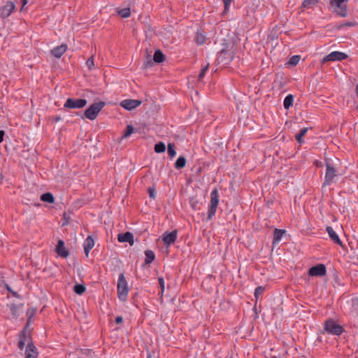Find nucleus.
Wrapping results in <instances>:
<instances>
[{
  "label": "nucleus",
  "mask_w": 358,
  "mask_h": 358,
  "mask_svg": "<svg viewBox=\"0 0 358 358\" xmlns=\"http://www.w3.org/2000/svg\"><path fill=\"white\" fill-rule=\"evenodd\" d=\"M152 64H153V62L149 57H148L147 61L144 64V67L148 69V68L151 67L152 66Z\"/></svg>",
  "instance_id": "nucleus-46"
},
{
  "label": "nucleus",
  "mask_w": 358,
  "mask_h": 358,
  "mask_svg": "<svg viewBox=\"0 0 358 358\" xmlns=\"http://www.w3.org/2000/svg\"><path fill=\"white\" fill-rule=\"evenodd\" d=\"M178 232L177 230H173L171 232L166 231L162 236V241L166 245H171L173 244L177 238Z\"/></svg>",
  "instance_id": "nucleus-12"
},
{
  "label": "nucleus",
  "mask_w": 358,
  "mask_h": 358,
  "mask_svg": "<svg viewBox=\"0 0 358 358\" xmlns=\"http://www.w3.org/2000/svg\"><path fill=\"white\" fill-rule=\"evenodd\" d=\"M123 322V317L122 316H117L115 318V322L117 324H121Z\"/></svg>",
  "instance_id": "nucleus-50"
},
{
  "label": "nucleus",
  "mask_w": 358,
  "mask_h": 358,
  "mask_svg": "<svg viewBox=\"0 0 358 358\" xmlns=\"http://www.w3.org/2000/svg\"><path fill=\"white\" fill-rule=\"evenodd\" d=\"M168 155L171 158H173L176 155V146L174 143H169L167 146Z\"/></svg>",
  "instance_id": "nucleus-33"
},
{
  "label": "nucleus",
  "mask_w": 358,
  "mask_h": 358,
  "mask_svg": "<svg viewBox=\"0 0 358 358\" xmlns=\"http://www.w3.org/2000/svg\"><path fill=\"white\" fill-rule=\"evenodd\" d=\"M149 196L152 199H155V189L153 187H150L148 189Z\"/></svg>",
  "instance_id": "nucleus-45"
},
{
  "label": "nucleus",
  "mask_w": 358,
  "mask_h": 358,
  "mask_svg": "<svg viewBox=\"0 0 358 358\" xmlns=\"http://www.w3.org/2000/svg\"><path fill=\"white\" fill-rule=\"evenodd\" d=\"M153 60L156 63H161L164 60V55L160 50H155L153 55Z\"/></svg>",
  "instance_id": "nucleus-27"
},
{
  "label": "nucleus",
  "mask_w": 358,
  "mask_h": 358,
  "mask_svg": "<svg viewBox=\"0 0 358 358\" xmlns=\"http://www.w3.org/2000/svg\"><path fill=\"white\" fill-rule=\"evenodd\" d=\"M232 58L233 57L231 55V53H229L228 50L223 49L219 52L216 59V62L217 64L227 65L231 62Z\"/></svg>",
  "instance_id": "nucleus-10"
},
{
  "label": "nucleus",
  "mask_w": 358,
  "mask_h": 358,
  "mask_svg": "<svg viewBox=\"0 0 358 358\" xmlns=\"http://www.w3.org/2000/svg\"><path fill=\"white\" fill-rule=\"evenodd\" d=\"M94 245V240L92 236H88L83 243V248L85 255H89L90 251Z\"/></svg>",
  "instance_id": "nucleus-18"
},
{
  "label": "nucleus",
  "mask_w": 358,
  "mask_h": 358,
  "mask_svg": "<svg viewBox=\"0 0 358 358\" xmlns=\"http://www.w3.org/2000/svg\"><path fill=\"white\" fill-rule=\"evenodd\" d=\"M36 308H28L26 312L27 316V323L25 327H29V325L34 322V317L36 315Z\"/></svg>",
  "instance_id": "nucleus-21"
},
{
  "label": "nucleus",
  "mask_w": 358,
  "mask_h": 358,
  "mask_svg": "<svg viewBox=\"0 0 358 358\" xmlns=\"http://www.w3.org/2000/svg\"><path fill=\"white\" fill-rule=\"evenodd\" d=\"M147 358H152V355H150V353L148 354Z\"/></svg>",
  "instance_id": "nucleus-54"
},
{
  "label": "nucleus",
  "mask_w": 358,
  "mask_h": 358,
  "mask_svg": "<svg viewBox=\"0 0 358 358\" xmlns=\"http://www.w3.org/2000/svg\"><path fill=\"white\" fill-rule=\"evenodd\" d=\"M285 232V229H275L273 231V245L278 243Z\"/></svg>",
  "instance_id": "nucleus-22"
},
{
  "label": "nucleus",
  "mask_w": 358,
  "mask_h": 358,
  "mask_svg": "<svg viewBox=\"0 0 358 358\" xmlns=\"http://www.w3.org/2000/svg\"><path fill=\"white\" fill-rule=\"evenodd\" d=\"M117 241L120 243H129L131 245L134 244V235L131 232L127 231L117 235Z\"/></svg>",
  "instance_id": "nucleus-16"
},
{
  "label": "nucleus",
  "mask_w": 358,
  "mask_h": 358,
  "mask_svg": "<svg viewBox=\"0 0 358 358\" xmlns=\"http://www.w3.org/2000/svg\"><path fill=\"white\" fill-rule=\"evenodd\" d=\"M355 90H356L357 96H358V83H357V85H356Z\"/></svg>",
  "instance_id": "nucleus-53"
},
{
  "label": "nucleus",
  "mask_w": 358,
  "mask_h": 358,
  "mask_svg": "<svg viewBox=\"0 0 358 358\" xmlns=\"http://www.w3.org/2000/svg\"><path fill=\"white\" fill-rule=\"evenodd\" d=\"M61 120H62V118L59 116H55V117H53V120L55 122H57L60 121Z\"/></svg>",
  "instance_id": "nucleus-52"
},
{
  "label": "nucleus",
  "mask_w": 358,
  "mask_h": 358,
  "mask_svg": "<svg viewBox=\"0 0 358 358\" xmlns=\"http://www.w3.org/2000/svg\"><path fill=\"white\" fill-rule=\"evenodd\" d=\"M117 13L120 16L124 18L129 17L131 15V11L129 8H124L117 11Z\"/></svg>",
  "instance_id": "nucleus-34"
},
{
  "label": "nucleus",
  "mask_w": 358,
  "mask_h": 358,
  "mask_svg": "<svg viewBox=\"0 0 358 358\" xmlns=\"http://www.w3.org/2000/svg\"><path fill=\"white\" fill-rule=\"evenodd\" d=\"M348 57V55L343 52L334 51L325 56L322 59L321 63L324 64L328 62H336V61H343L346 59Z\"/></svg>",
  "instance_id": "nucleus-6"
},
{
  "label": "nucleus",
  "mask_w": 358,
  "mask_h": 358,
  "mask_svg": "<svg viewBox=\"0 0 358 358\" xmlns=\"http://www.w3.org/2000/svg\"><path fill=\"white\" fill-rule=\"evenodd\" d=\"M5 132L3 130H0V143H1L3 140Z\"/></svg>",
  "instance_id": "nucleus-51"
},
{
  "label": "nucleus",
  "mask_w": 358,
  "mask_h": 358,
  "mask_svg": "<svg viewBox=\"0 0 358 358\" xmlns=\"http://www.w3.org/2000/svg\"><path fill=\"white\" fill-rule=\"evenodd\" d=\"M22 3V7L20 8V12H22L24 9V7L28 3V0H20Z\"/></svg>",
  "instance_id": "nucleus-49"
},
{
  "label": "nucleus",
  "mask_w": 358,
  "mask_h": 358,
  "mask_svg": "<svg viewBox=\"0 0 358 358\" xmlns=\"http://www.w3.org/2000/svg\"><path fill=\"white\" fill-rule=\"evenodd\" d=\"M141 104V101L136 99H124L120 103V106L126 110H131Z\"/></svg>",
  "instance_id": "nucleus-13"
},
{
  "label": "nucleus",
  "mask_w": 358,
  "mask_h": 358,
  "mask_svg": "<svg viewBox=\"0 0 358 358\" xmlns=\"http://www.w3.org/2000/svg\"><path fill=\"white\" fill-rule=\"evenodd\" d=\"M15 9L14 1H8L4 6L0 8V17L1 19L8 18Z\"/></svg>",
  "instance_id": "nucleus-9"
},
{
  "label": "nucleus",
  "mask_w": 358,
  "mask_h": 358,
  "mask_svg": "<svg viewBox=\"0 0 358 358\" xmlns=\"http://www.w3.org/2000/svg\"><path fill=\"white\" fill-rule=\"evenodd\" d=\"M145 264H151L155 258V255L154 252L152 250H148L145 252Z\"/></svg>",
  "instance_id": "nucleus-26"
},
{
  "label": "nucleus",
  "mask_w": 358,
  "mask_h": 358,
  "mask_svg": "<svg viewBox=\"0 0 358 358\" xmlns=\"http://www.w3.org/2000/svg\"><path fill=\"white\" fill-rule=\"evenodd\" d=\"M129 293V287L127 282L123 273H120L118 277L117 285V294L118 299L121 301H126Z\"/></svg>",
  "instance_id": "nucleus-2"
},
{
  "label": "nucleus",
  "mask_w": 358,
  "mask_h": 358,
  "mask_svg": "<svg viewBox=\"0 0 358 358\" xmlns=\"http://www.w3.org/2000/svg\"><path fill=\"white\" fill-rule=\"evenodd\" d=\"M308 130V128L304 127L300 130L299 133L296 134L295 138L299 143H302L303 142L302 138L306 135Z\"/></svg>",
  "instance_id": "nucleus-30"
},
{
  "label": "nucleus",
  "mask_w": 358,
  "mask_h": 358,
  "mask_svg": "<svg viewBox=\"0 0 358 358\" xmlns=\"http://www.w3.org/2000/svg\"><path fill=\"white\" fill-rule=\"evenodd\" d=\"M166 150V145L163 142H159L155 145V151L157 153H162Z\"/></svg>",
  "instance_id": "nucleus-35"
},
{
  "label": "nucleus",
  "mask_w": 358,
  "mask_h": 358,
  "mask_svg": "<svg viewBox=\"0 0 358 358\" xmlns=\"http://www.w3.org/2000/svg\"><path fill=\"white\" fill-rule=\"evenodd\" d=\"M327 269L324 264H318L310 267L308 270V275L310 276H323L326 274Z\"/></svg>",
  "instance_id": "nucleus-11"
},
{
  "label": "nucleus",
  "mask_w": 358,
  "mask_h": 358,
  "mask_svg": "<svg viewBox=\"0 0 358 358\" xmlns=\"http://www.w3.org/2000/svg\"><path fill=\"white\" fill-rule=\"evenodd\" d=\"M346 1L348 0H331V3L334 7L335 11L341 17H345L348 15L347 6L344 3Z\"/></svg>",
  "instance_id": "nucleus-8"
},
{
  "label": "nucleus",
  "mask_w": 358,
  "mask_h": 358,
  "mask_svg": "<svg viewBox=\"0 0 358 358\" xmlns=\"http://www.w3.org/2000/svg\"><path fill=\"white\" fill-rule=\"evenodd\" d=\"M158 282H159V287H160V295H161V298H162L163 296V294H164V289H165V282H164V278L162 277H159L158 278Z\"/></svg>",
  "instance_id": "nucleus-39"
},
{
  "label": "nucleus",
  "mask_w": 358,
  "mask_h": 358,
  "mask_svg": "<svg viewBox=\"0 0 358 358\" xmlns=\"http://www.w3.org/2000/svg\"><path fill=\"white\" fill-rule=\"evenodd\" d=\"M41 200L43 202H47L49 203H53L55 202V198L52 193L46 192L43 194L41 196Z\"/></svg>",
  "instance_id": "nucleus-25"
},
{
  "label": "nucleus",
  "mask_w": 358,
  "mask_h": 358,
  "mask_svg": "<svg viewBox=\"0 0 358 358\" xmlns=\"http://www.w3.org/2000/svg\"><path fill=\"white\" fill-rule=\"evenodd\" d=\"M266 291L265 286H258L254 293V296L255 297V301L257 302L258 300H262V296Z\"/></svg>",
  "instance_id": "nucleus-24"
},
{
  "label": "nucleus",
  "mask_w": 358,
  "mask_h": 358,
  "mask_svg": "<svg viewBox=\"0 0 358 358\" xmlns=\"http://www.w3.org/2000/svg\"><path fill=\"white\" fill-rule=\"evenodd\" d=\"M230 358H232V357H230Z\"/></svg>",
  "instance_id": "nucleus-55"
},
{
  "label": "nucleus",
  "mask_w": 358,
  "mask_h": 358,
  "mask_svg": "<svg viewBox=\"0 0 358 358\" xmlns=\"http://www.w3.org/2000/svg\"><path fill=\"white\" fill-rule=\"evenodd\" d=\"M106 103L103 101H99L94 103L90 105L85 111L83 115L80 113H76L77 115H80L83 119L84 117L89 119L90 120H94L96 118L99 112L105 106Z\"/></svg>",
  "instance_id": "nucleus-1"
},
{
  "label": "nucleus",
  "mask_w": 358,
  "mask_h": 358,
  "mask_svg": "<svg viewBox=\"0 0 358 358\" xmlns=\"http://www.w3.org/2000/svg\"><path fill=\"white\" fill-rule=\"evenodd\" d=\"M219 203V193L214 189L210 193V204L208 210L207 220H210L215 215Z\"/></svg>",
  "instance_id": "nucleus-4"
},
{
  "label": "nucleus",
  "mask_w": 358,
  "mask_h": 358,
  "mask_svg": "<svg viewBox=\"0 0 358 358\" xmlns=\"http://www.w3.org/2000/svg\"><path fill=\"white\" fill-rule=\"evenodd\" d=\"M134 132V127L131 124H128L125 129L123 138L129 137Z\"/></svg>",
  "instance_id": "nucleus-40"
},
{
  "label": "nucleus",
  "mask_w": 358,
  "mask_h": 358,
  "mask_svg": "<svg viewBox=\"0 0 358 358\" xmlns=\"http://www.w3.org/2000/svg\"><path fill=\"white\" fill-rule=\"evenodd\" d=\"M206 40V35L204 34L203 31H201V30H198L196 31V36H195L196 43L198 45H203V43H205Z\"/></svg>",
  "instance_id": "nucleus-23"
},
{
  "label": "nucleus",
  "mask_w": 358,
  "mask_h": 358,
  "mask_svg": "<svg viewBox=\"0 0 358 358\" xmlns=\"http://www.w3.org/2000/svg\"><path fill=\"white\" fill-rule=\"evenodd\" d=\"M209 64H207L206 66H203L201 71V72L199 74L198 80L199 81H201L203 78H204L206 71L208 69Z\"/></svg>",
  "instance_id": "nucleus-41"
},
{
  "label": "nucleus",
  "mask_w": 358,
  "mask_h": 358,
  "mask_svg": "<svg viewBox=\"0 0 358 358\" xmlns=\"http://www.w3.org/2000/svg\"><path fill=\"white\" fill-rule=\"evenodd\" d=\"M186 162V159L184 156H180L175 162V168L176 169H181L184 168L185 166Z\"/></svg>",
  "instance_id": "nucleus-28"
},
{
  "label": "nucleus",
  "mask_w": 358,
  "mask_h": 358,
  "mask_svg": "<svg viewBox=\"0 0 358 358\" xmlns=\"http://www.w3.org/2000/svg\"><path fill=\"white\" fill-rule=\"evenodd\" d=\"M224 5V13H226L229 9L230 4L233 0H222Z\"/></svg>",
  "instance_id": "nucleus-42"
},
{
  "label": "nucleus",
  "mask_w": 358,
  "mask_h": 358,
  "mask_svg": "<svg viewBox=\"0 0 358 358\" xmlns=\"http://www.w3.org/2000/svg\"><path fill=\"white\" fill-rule=\"evenodd\" d=\"M87 103L85 99H72L69 98L66 99L64 104L65 108L75 109V108H83Z\"/></svg>",
  "instance_id": "nucleus-5"
},
{
  "label": "nucleus",
  "mask_w": 358,
  "mask_h": 358,
  "mask_svg": "<svg viewBox=\"0 0 358 358\" xmlns=\"http://www.w3.org/2000/svg\"><path fill=\"white\" fill-rule=\"evenodd\" d=\"M325 164L326 173L324 176V185H329L336 176V171L333 164L329 161L326 160Z\"/></svg>",
  "instance_id": "nucleus-7"
},
{
  "label": "nucleus",
  "mask_w": 358,
  "mask_h": 358,
  "mask_svg": "<svg viewBox=\"0 0 358 358\" xmlns=\"http://www.w3.org/2000/svg\"><path fill=\"white\" fill-rule=\"evenodd\" d=\"M324 330L329 334L338 336L345 331L344 328L332 318H329L324 322Z\"/></svg>",
  "instance_id": "nucleus-3"
},
{
  "label": "nucleus",
  "mask_w": 358,
  "mask_h": 358,
  "mask_svg": "<svg viewBox=\"0 0 358 358\" xmlns=\"http://www.w3.org/2000/svg\"><path fill=\"white\" fill-rule=\"evenodd\" d=\"M317 0H304L302 3V7L304 8H309L317 4Z\"/></svg>",
  "instance_id": "nucleus-36"
},
{
  "label": "nucleus",
  "mask_w": 358,
  "mask_h": 358,
  "mask_svg": "<svg viewBox=\"0 0 358 358\" xmlns=\"http://www.w3.org/2000/svg\"><path fill=\"white\" fill-rule=\"evenodd\" d=\"M20 341H24V343H27V344L31 341V334L28 331V327H24L23 329L20 333Z\"/></svg>",
  "instance_id": "nucleus-20"
},
{
  "label": "nucleus",
  "mask_w": 358,
  "mask_h": 358,
  "mask_svg": "<svg viewBox=\"0 0 358 358\" xmlns=\"http://www.w3.org/2000/svg\"><path fill=\"white\" fill-rule=\"evenodd\" d=\"M6 289L8 290L15 297H20V295L17 294V292L13 291L10 287L8 285H6Z\"/></svg>",
  "instance_id": "nucleus-47"
},
{
  "label": "nucleus",
  "mask_w": 358,
  "mask_h": 358,
  "mask_svg": "<svg viewBox=\"0 0 358 358\" xmlns=\"http://www.w3.org/2000/svg\"><path fill=\"white\" fill-rule=\"evenodd\" d=\"M294 96L288 94L284 99L283 106L285 109H289L293 105Z\"/></svg>",
  "instance_id": "nucleus-29"
},
{
  "label": "nucleus",
  "mask_w": 358,
  "mask_h": 358,
  "mask_svg": "<svg viewBox=\"0 0 358 358\" xmlns=\"http://www.w3.org/2000/svg\"><path fill=\"white\" fill-rule=\"evenodd\" d=\"M67 50L66 44H62L51 50L50 53L56 58H60Z\"/></svg>",
  "instance_id": "nucleus-17"
},
{
  "label": "nucleus",
  "mask_w": 358,
  "mask_h": 358,
  "mask_svg": "<svg viewBox=\"0 0 358 358\" xmlns=\"http://www.w3.org/2000/svg\"><path fill=\"white\" fill-rule=\"evenodd\" d=\"M26 343L24 341H19L17 343V347L20 350H22L25 346Z\"/></svg>",
  "instance_id": "nucleus-48"
},
{
  "label": "nucleus",
  "mask_w": 358,
  "mask_h": 358,
  "mask_svg": "<svg viewBox=\"0 0 358 358\" xmlns=\"http://www.w3.org/2000/svg\"><path fill=\"white\" fill-rule=\"evenodd\" d=\"M189 203H190L191 207L194 210H196L200 209L201 203L199 200H196V199L192 198L190 199Z\"/></svg>",
  "instance_id": "nucleus-38"
},
{
  "label": "nucleus",
  "mask_w": 358,
  "mask_h": 358,
  "mask_svg": "<svg viewBox=\"0 0 358 358\" xmlns=\"http://www.w3.org/2000/svg\"><path fill=\"white\" fill-rule=\"evenodd\" d=\"M23 306V304L20 305H16L15 303H12L9 305L10 310L11 311V314L13 316H14L15 318L18 317L17 310L20 308H21Z\"/></svg>",
  "instance_id": "nucleus-31"
},
{
  "label": "nucleus",
  "mask_w": 358,
  "mask_h": 358,
  "mask_svg": "<svg viewBox=\"0 0 358 358\" xmlns=\"http://www.w3.org/2000/svg\"><path fill=\"white\" fill-rule=\"evenodd\" d=\"M357 24V23L356 22H355V21H353V22H345V23H343V24H340V25H339V28H341V27H344V26H347V27H355V26H356Z\"/></svg>",
  "instance_id": "nucleus-43"
},
{
  "label": "nucleus",
  "mask_w": 358,
  "mask_h": 358,
  "mask_svg": "<svg viewBox=\"0 0 358 358\" xmlns=\"http://www.w3.org/2000/svg\"><path fill=\"white\" fill-rule=\"evenodd\" d=\"M300 59H301L300 55H294L290 57L287 64L290 66H296L299 64Z\"/></svg>",
  "instance_id": "nucleus-37"
},
{
  "label": "nucleus",
  "mask_w": 358,
  "mask_h": 358,
  "mask_svg": "<svg viewBox=\"0 0 358 358\" xmlns=\"http://www.w3.org/2000/svg\"><path fill=\"white\" fill-rule=\"evenodd\" d=\"M55 251L61 257L66 258L69 255V250L65 247L64 242L62 240H59L55 248Z\"/></svg>",
  "instance_id": "nucleus-14"
},
{
  "label": "nucleus",
  "mask_w": 358,
  "mask_h": 358,
  "mask_svg": "<svg viewBox=\"0 0 358 358\" xmlns=\"http://www.w3.org/2000/svg\"><path fill=\"white\" fill-rule=\"evenodd\" d=\"M37 348H36L33 342L29 343L25 350V358H37Z\"/></svg>",
  "instance_id": "nucleus-15"
},
{
  "label": "nucleus",
  "mask_w": 358,
  "mask_h": 358,
  "mask_svg": "<svg viewBox=\"0 0 358 358\" xmlns=\"http://www.w3.org/2000/svg\"><path fill=\"white\" fill-rule=\"evenodd\" d=\"M327 232L328 233L330 238L336 244L343 246L342 241H341L340 238L338 237L336 232L334 230V229L331 227H327L326 229Z\"/></svg>",
  "instance_id": "nucleus-19"
},
{
  "label": "nucleus",
  "mask_w": 358,
  "mask_h": 358,
  "mask_svg": "<svg viewBox=\"0 0 358 358\" xmlns=\"http://www.w3.org/2000/svg\"><path fill=\"white\" fill-rule=\"evenodd\" d=\"M73 291L77 294L82 295L86 291V287L83 284H76L73 287Z\"/></svg>",
  "instance_id": "nucleus-32"
},
{
  "label": "nucleus",
  "mask_w": 358,
  "mask_h": 358,
  "mask_svg": "<svg viewBox=\"0 0 358 358\" xmlns=\"http://www.w3.org/2000/svg\"><path fill=\"white\" fill-rule=\"evenodd\" d=\"M86 64L88 66L89 69H92L94 64V57H90L86 62Z\"/></svg>",
  "instance_id": "nucleus-44"
}]
</instances>
